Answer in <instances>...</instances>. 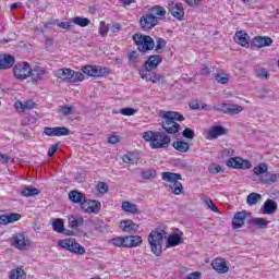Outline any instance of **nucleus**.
Listing matches in <instances>:
<instances>
[{
    "label": "nucleus",
    "instance_id": "f257e3e1",
    "mask_svg": "<svg viewBox=\"0 0 279 279\" xmlns=\"http://www.w3.org/2000/svg\"><path fill=\"white\" fill-rule=\"evenodd\" d=\"M161 128L165 130L166 134H178L182 130V126L175 121H184V116L177 111H162L160 113Z\"/></svg>",
    "mask_w": 279,
    "mask_h": 279
},
{
    "label": "nucleus",
    "instance_id": "f03ea898",
    "mask_svg": "<svg viewBox=\"0 0 279 279\" xmlns=\"http://www.w3.org/2000/svg\"><path fill=\"white\" fill-rule=\"evenodd\" d=\"M143 138L151 149H167L171 145V137L167 133L147 131L143 133Z\"/></svg>",
    "mask_w": 279,
    "mask_h": 279
},
{
    "label": "nucleus",
    "instance_id": "7ed1b4c3",
    "mask_svg": "<svg viewBox=\"0 0 279 279\" xmlns=\"http://www.w3.org/2000/svg\"><path fill=\"white\" fill-rule=\"evenodd\" d=\"M166 234L167 232L162 229H156L149 233L148 243L155 256H160V254H162V241Z\"/></svg>",
    "mask_w": 279,
    "mask_h": 279
},
{
    "label": "nucleus",
    "instance_id": "20e7f679",
    "mask_svg": "<svg viewBox=\"0 0 279 279\" xmlns=\"http://www.w3.org/2000/svg\"><path fill=\"white\" fill-rule=\"evenodd\" d=\"M56 77L58 80H62V82H68L70 84H75L77 82H84L85 76L82 72H76L75 70H71L69 68L59 69L54 72Z\"/></svg>",
    "mask_w": 279,
    "mask_h": 279
},
{
    "label": "nucleus",
    "instance_id": "39448f33",
    "mask_svg": "<svg viewBox=\"0 0 279 279\" xmlns=\"http://www.w3.org/2000/svg\"><path fill=\"white\" fill-rule=\"evenodd\" d=\"M161 179L163 182H169L172 184L170 185V189H172V193L174 195H182L184 192V186L182 185V182L179 181L182 180V174L174 172H162Z\"/></svg>",
    "mask_w": 279,
    "mask_h": 279
},
{
    "label": "nucleus",
    "instance_id": "423d86ee",
    "mask_svg": "<svg viewBox=\"0 0 279 279\" xmlns=\"http://www.w3.org/2000/svg\"><path fill=\"white\" fill-rule=\"evenodd\" d=\"M133 40L136 44L138 51H141L142 53H145L146 51H151L156 47L154 38L148 35L136 33L133 35Z\"/></svg>",
    "mask_w": 279,
    "mask_h": 279
},
{
    "label": "nucleus",
    "instance_id": "0eeeda50",
    "mask_svg": "<svg viewBox=\"0 0 279 279\" xmlns=\"http://www.w3.org/2000/svg\"><path fill=\"white\" fill-rule=\"evenodd\" d=\"M59 247H62V250H66L68 252H71L72 254H77L78 256H83V254H86V250L84 246L80 245L75 239L69 238L64 240H60L58 242Z\"/></svg>",
    "mask_w": 279,
    "mask_h": 279
},
{
    "label": "nucleus",
    "instance_id": "6e6552de",
    "mask_svg": "<svg viewBox=\"0 0 279 279\" xmlns=\"http://www.w3.org/2000/svg\"><path fill=\"white\" fill-rule=\"evenodd\" d=\"M213 110H215L216 112H223V114L234 117V114H241V112H243V107L239 105L222 102L214 106Z\"/></svg>",
    "mask_w": 279,
    "mask_h": 279
},
{
    "label": "nucleus",
    "instance_id": "1a4fd4ad",
    "mask_svg": "<svg viewBox=\"0 0 279 279\" xmlns=\"http://www.w3.org/2000/svg\"><path fill=\"white\" fill-rule=\"evenodd\" d=\"M11 245L16 250H27L32 245V242H29V238L25 233H15L11 238Z\"/></svg>",
    "mask_w": 279,
    "mask_h": 279
},
{
    "label": "nucleus",
    "instance_id": "9d476101",
    "mask_svg": "<svg viewBox=\"0 0 279 279\" xmlns=\"http://www.w3.org/2000/svg\"><path fill=\"white\" fill-rule=\"evenodd\" d=\"M158 19L156 15L150 14L149 12L142 15L140 19V25L144 32H149V29H154L156 25H158Z\"/></svg>",
    "mask_w": 279,
    "mask_h": 279
},
{
    "label": "nucleus",
    "instance_id": "9b49d317",
    "mask_svg": "<svg viewBox=\"0 0 279 279\" xmlns=\"http://www.w3.org/2000/svg\"><path fill=\"white\" fill-rule=\"evenodd\" d=\"M81 71L84 75H88V77H104V75H108V70L99 65H85Z\"/></svg>",
    "mask_w": 279,
    "mask_h": 279
},
{
    "label": "nucleus",
    "instance_id": "f8f14e48",
    "mask_svg": "<svg viewBox=\"0 0 279 279\" xmlns=\"http://www.w3.org/2000/svg\"><path fill=\"white\" fill-rule=\"evenodd\" d=\"M13 73L17 80H27L32 73V68L27 62H24L23 64L19 63L14 66Z\"/></svg>",
    "mask_w": 279,
    "mask_h": 279
},
{
    "label": "nucleus",
    "instance_id": "ddd939ff",
    "mask_svg": "<svg viewBox=\"0 0 279 279\" xmlns=\"http://www.w3.org/2000/svg\"><path fill=\"white\" fill-rule=\"evenodd\" d=\"M168 9L177 21H182L184 19V4L181 2H169Z\"/></svg>",
    "mask_w": 279,
    "mask_h": 279
},
{
    "label": "nucleus",
    "instance_id": "4468645a",
    "mask_svg": "<svg viewBox=\"0 0 279 279\" xmlns=\"http://www.w3.org/2000/svg\"><path fill=\"white\" fill-rule=\"evenodd\" d=\"M44 134H46V136H69V134H71V130L66 126H46L44 129Z\"/></svg>",
    "mask_w": 279,
    "mask_h": 279
},
{
    "label": "nucleus",
    "instance_id": "2eb2a0df",
    "mask_svg": "<svg viewBox=\"0 0 279 279\" xmlns=\"http://www.w3.org/2000/svg\"><path fill=\"white\" fill-rule=\"evenodd\" d=\"M226 134H228V129L221 125L211 126L207 132V141H216V138Z\"/></svg>",
    "mask_w": 279,
    "mask_h": 279
},
{
    "label": "nucleus",
    "instance_id": "dca6fc26",
    "mask_svg": "<svg viewBox=\"0 0 279 279\" xmlns=\"http://www.w3.org/2000/svg\"><path fill=\"white\" fill-rule=\"evenodd\" d=\"M247 215L250 213L243 210V211H238L232 219V228L233 230H239V228H243L245 226V219H247Z\"/></svg>",
    "mask_w": 279,
    "mask_h": 279
},
{
    "label": "nucleus",
    "instance_id": "f3484780",
    "mask_svg": "<svg viewBox=\"0 0 279 279\" xmlns=\"http://www.w3.org/2000/svg\"><path fill=\"white\" fill-rule=\"evenodd\" d=\"M69 199L73 202V204H80L82 208H86V196L82 194V192L77 190L71 191L69 193Z\"/></svg>",
    "mask_w": 279,
    "mask_h": 279
},
{
    "label": "nucleus",
    "instance_id": "a211bd4d",
    "mask_svg": "<svg viewBox=\"0 0 279 279\" xmlns=\"http://www.w3.org/2000/svg\"><path fill=\"white\" fill-rule=\"evenodd\" d=\"M153 69H147L144 66V69L140 70V75L142 80H145L146 82H153V84H156V82H160V77L158 74L151 72Z\"/></svg>",
    "mask_w": 279,
    "mask_h": 279
},
{
    "label": "nucleus",
    "instance_id": "6ab92c4d",
    "mask_svg": "<svg viewBox=\"0 0 279 279\" xmlns=\"http://www.w3.org/2000/svg\"><path fill=\"white\" fill-rule=\"evenodd\" d=\"M213 269L217 271V274H228L230 271V267L226 265V259L216 258L211 262Z\"/></svg>",
    "mask_w": 279,
    "mask_h": 279
},
{
    "label": "nucleus",
    "instance_id": "aec40b11",
    "mask_svg": "<svg viewBox=\"0 0 279 279\" xmlns=\"http://www.w3.org/2000/svg\"><path fill=\"white\" fill-rule=\"evenodd\" d=\"M143 245V238L141 235L124 236V247L132 248Z\"/></svg>",
    "mask_w": 279,
    "mask_h": 279
},
{
    "label": "nucleus",
    "instance_id": "412c9836",
    "mask_svg": "<svg viewBox=\"0 0 279 279\" xmlns=\"http://www.w3.org/2000/svg\"><path fill=\"white\" fill-rule=\"evenodd\" d=\"M45 75H47V71H45L40 66H35L34 69H31L29 77H32V81L34 83L43 82V80H45Z\"/></svg>",
    "mask_w": 279,
    "mask_h": 279
},
{
    "label": "nucleus",
    "instance_id": "4be33fe9",
    "mask_svg": "<svg viewBox=\"0 0 279 279\" xmlns=\"http://www.w3.org/2000/svg\"><path fill=\"white\" fill-rule=\"evenodd\" d=\"M276 210H278V203L271 198H268L262 207L263 215H274Z\"/></svg>",
    "mask_w": 279,
    "mask_h": 279
},
{
    "label": "nucleus",
    "instance_id": "5701e85b",
    "mask_svg": "<svg viewBox=\"0 0 279 279\" xmlns=\"http://www.w3.org/2000/svg\"><path fill=\"white\" fill-rule=\"evenodd\" d=\"M274 43L271 37L267 36H257L253 38V45L254 47H257L258 49H263V47H270V45Z\"/></svg>",
    "mask_w": 279,
    "mask_h": 279
},
{
    "label": "nucleus",
    "instance_id": "b1692460",
    "mask_svg": "<svg viewBox=\"0 0 279 279\" xmlns=\"http://www.w3.org/2000/svg\"><path fill=\"white\" fill-rule=\"evenodd\" d=\"M14 56L12 54H1L0 56V69H12L14 66Z\"/></svg>",
    "mask_w": 279,
    "mask_h": 279
},
{
    "label": "nucleus",
    "instance_id": "393cba45",
    "mask_svg": "<svg viewBox=\"0 0 279 279\" xmlns=\"http://www.w3.org/2000/svg\"><path fill=\"white\" fill-rule=\"evenodd\" d=\"M234 41L241 47H247L250 45V35L247 33L240 31L234 35Z\"/></svg>",
    "mask_w": 279,
    "mask_h": 279
},
{
    "label": "nucleus",
    "instance_id": "a878e982",
    "mask_svg": "<svg viewBox=\"0 0 279 279\" xmlns=\"http://www.w3.org/2000/svg\"><path fill=\"white\" fill-rule=\"evenodd\" d=\"M120 228L123 232H129V233L138 231V225L132 220H122L120 222Z\"/></svg>",
    "mask_w": 279,
    "mask_h": 279
},
{
    "label": "nucleus",
    "instance_id": "bb28decb",
    "mask_svg": "<svg viewBox=\"0 0 279 279\" xmlns=\"http://www.w3.org/2000/svg\"><path fill=\"white\" fill-rule=\"evenodd\" d=\"M84 213H94V215H97L99 210H101V203L98 201H86V206L83 208Z\"/></svg>",
    "mask_w": 279,
    "mask_h": 279
},
{
    "label": "nucleus",
    "instance_id": "cd10ccee",
    "mask_svg": "<svg viewBox=\"0 0 279 279\" xmlns=\"http://www.w3.org/2000/svg\"><path fill=\"white\" fill-rule=\"evenodd\" d=\"M21 219V214H10V215H1L0 216V225L8 226V223H14V221H19Z\"/></svg>",
    "mask_w": 279,
    "mask_h": 279
},
{
    "label": "nucleus",
    "instance_id": "c85d7f7f",
    "mask_svg": "<svg viewBox=\"0 0 279 279\" xmlns=\"http://www.w3.org/2000/svg\"><path fill=\"white\" fill-rule=\"evenodd\" d=\"M278 174L266 171L265 174L259 177V182L262 184H274L278 182Z\"/></svg>",
    "mask_w": 279,
    "mask_h": 279
},
{
    "label": "nucleus",
    "instance_id": "c756f323",
    "mask_svg": "<svg viewBox=\"0 0 279 279\" xmlns=\"http://www.w3.org/2000/svg\"><path fill=\"white\" fill-rule=\"evenodd\" d=\"M69 228L72 230H77V228H82L84 226V218L81 216H70L68 218Z\"/></svg>",
    "mask_w": 279,
    "mask_h": 279
},
{
    "label": "nucleus",
    "instance_id": "7c9ffc66",
    "mask_svg": "<svg viewBox=\"0 0 279 279\" xmlns=\"http://www.w3.org/2000/svg\"><path fill=\"white\" fill-rule=\"evenodd\" d=\"M162 62V59L158 54H153L148 58V60L145 62L144 66L146 69H158V64Z\"/></svg>",
    "mask_w": 279,
    "mask_h": 279
},
{
    "label": "nucleus",
    "instance_id": "2f4dec72",
    "mask_svg": "<svg viewBox=\"0 0 279 279\" xmlns=\"http://www.w3.org/2000/svg\"><path fill=\"white\" fill-rule=\"evenodd\" d=\"M172 147L177 151H180L181 154H186V151H189V149H191V146L189 145V143L184 142V141H175V142H173Z\"/></svg>",
    "mask_w": 279,
    "mask_h": 279
},
{
    "label": "nucleus",
    "instance_id": "473e14b6",
    "mask_svg": "<svg viewBox=\"0 0 279 279\" xmlns=\"http://www.w3.org/2000/svg\"><path fill=\"white\" fill-rule=\"evenodd\" d=\"M149 13L159 20V19H162V16L167 15V10H165L163 7L155 5L149 9Z\"/></svg>",
    "mask_w": 279,
    "mask_h": 279
},
{
    "label": "nucleus",
    "instance_id": "72a5a7b5",
    "mask_svg": "<svg viewBox=\"0 0 279 279\" xmlns=\"http://www.w3.org/2000/svg\"><path fill=\"white\" fill-rule=\"evenodd\" d=\"M250 223L252 226H255V228H258L259 230H265L267 226L269 225L268 220L265 218H253L251 219Z\"/></svg>",
    "mask_w": 279,
    "mask_h": 279
},
{
    "label": "nucleus",
    "instance_id": "f704fd0d",
    "mask_svg": "<svg viewBox=\"0 0 279 279\" xmlns=\"http://www.w3.org/2000/svg\"><path fill=\"white\" fill-rule=\"evenodd\" d=\"M122 209L124 213H131L132 215L138 214V205L130 202L122 203Z\"/></svg>",
    "mask_w": 279,
    "mask_h": 279
},
{
    "label": "nucleus",
    "instance_id": "c9c22d12",
    "mask_svg": "<svg viewBox=\"0 0 279 279\" xmlns=\"http://www.w3.org/2000/svg\"><path fill=\"white\" fill-rule=\"evenodd\" d=\"M262 199H263V195H260V194H258L256 192H253V193L247 195L246 204L248 206H256V203L260 202Z\"/></svg>",
    "mask_w": 279,
    "mask_h": 279
},
{
    "label": "nucleus",
    "instance_id": "e433bc0d",
    "mask_svg": "<svg viewBox=\"0 0 279 279\" xmlns=\"http://www.w3.org/2000/svg\"><path fill=\"white\" fill-rule=\"evenodd\" d=\"M10 279H27V275L25 274V270L22 268H15L10 271L9 275Z\"/></svg>",
    "mask_w": 279,
    "mask_h": 279
},
{
    "label": "nucleus",
    "instance_id": "4c0bfd02",
    "mask_svg": "<svg viewBox=\"0 0 279 279\" xmlns=\"http://www.w3.org/2000/svg\"><path fill=\"white\" fill-rule=\"evenodd\" d=\"M21 195H23V197H34L36 195H40V190L27 186L21 191Z\"/></svg>",
    "mask_w": 279,
    "mask_h": 279
},
{
    "label": "nucleus",
    "instance_id": "58836bf2",
    "mask_svg": "<svg viewBox=\"0 0 279 279\" xmlns=\"http://www.w3.org/2000/svg\"><path fill=\"white\" fill-rule=\"evenodd\" d=\"M72 23H74V25H78V27H88V25H90V20L88 17H73Z\"/></svg>",
    "mask_w": 279,
    "mask_h": 279
},
{
    "label": "nucleus",
    "instance_id": "ea45409f",
    "mask_svg": "<svg viewBox=\"0 0 279 279\" xmlns=\"http://www.w3.org/2000/svg\"><path fill=\"white\" fill-rule=\"evenodd\" d=\"M52 228L54 232H58L59 234H63L64 232V220L57 218L52 222Z\"/></svg>",
    "mask_w": 279,
    "mask_h": 279
},
{
    "label": "nucleus",
    "instance_id": "a19ab883",
    "mask_svg": "<svg viewBox=\"0 0 279 279\" xmlns=\"http://www.w3.org/2000/svg\"><path fill=\"white\" fill-rule=\"evenodd\" d=\"M15 106H20L23 112H27V110H34V108H36V104L34 102V100H27L24 104L16 102Z\"/></svg>",
    "mask_w": 279,
    "mask_h": 279
},
{
    "label": "nucleus",
    "instance_id": "79ce46f5",
    "mask_svg": "<svg viewBox=\"0 0 279 279\" xmlns=\"http://www.w3.org/2000/svg\"><path fill=\"white\" fill-rule=\"evenodd\" d=\"M182 243V236L180 234H173L168 238L169 247H175Z\"/></svg>",
    "mask_w": 279,
    "mask_h": 279
},
{
    "label": "nucleus",
    "instance_id": "37998d69",
    "mask_svg": "<svg viewBox=\"0 0 279 279\" xmlns=\"http://www.w3.org/2000/svg\"><path fill=\"white\" fill-rule=\"evenodd\" d=\"M110 243L114 247H125V236H116L110 240Z\"/></svg>",
    "mask_w": 279,
    "mask_h": 279
},
{
    "label": "nucleus",
    "instance_id": "c03bdc74",
    "mask_svg": "<svg viewBox=\"0 0 279 279\" xmlns=\"http://www.w3.org/2000/svg\"><path fill=\"white\" fill-rule=\"evenodd\" d=\"M255 75L259 77V80H269V72H267L265 68L255 69Z\"/></svg>",
    "mask_w": 279,
    "mask_h": 279
},
{
    "label": "nucleus",
    "instance_id": "a18cd8bd",
    "mask_svg": "<svg viewBox=\"0 0 279 279\" xmlns=\"http://www.w3.org/2000/svg\"><path fill=\"white\" fill-rule=\"evenodd\" d=\"M267 169V163H259L258 166L254 167L253 173H255V175H265Z\"/></svg>",
    "mask_w": 279,
    "mask_h": 279
},
{
    "label": "nucleus",
    "instance_id": "49530a36",
    "mask_svg": "<svg viewBox=\"0 0 279 279\" xmlns=\"http://www.w3.org/2000/svg\"><path fill=\"white\" fill-rule=\"evenodd\" d=\"M239 160H241V157H231L227 160L226 165L231 169H239Z\"/></svg>",
    "mask_w": 279,
    "mask_h": 279
},
{
    "label": "nucleus",
    "instance_id": "de8ad7c7",
    "mask_svg": "<svg viewBox=\"0 0 279 279\" xmlns=\"http://www.w3.org/2000/svg\"><path fill=\"white\" fill-rule=\"evenodd\" d=\"M123 162L130 163V165H134L137 160L136 155H134V153H128L126 155H124L122 157Z\"/></svg>",
    "mask_w": 279,
    "mask_h": 279
},
{
    "label": "nucleus",
    "instance_id": "09e8293b",
    "mask_svg": "<svg viewBox=\"0 0 279 279\" xmlns=\"http://www.w3.org/2000/svg\"><path fill=\"white\" fill-rule=\"evenodd\" d=\"M142 178H144V180H154V178H156V170L147 169L142 171Z\"/></svg>",
    "mask_w": 279,
    "mask_h": 279
},
{
    "label": "nucleus",
    "instance_id": "8fccbe9b",
    "mask_svg": "<svg viewBox=\"0 0 279 279\" xmlns=\"http://www.w3.org/2000/svg\"><path fill=\"white\" fill-rule=\"evenodd\" d=\"M136 112V109L130 107L120 109V114H123V117H134Z\"/></svg>",
    "mask_w": 279,
    "mask_h": 279
},
{
    "label": "nucleus",
    "instance_id": "3c124183",
    "mask_svg": "<svg viewBox=\"0 0 279 279\" xmlns=\"http://www.w3.org/2000/svg\"><path fill=\"white\" fill-rule=\"evenodd\" d=\"M238 169H242V170L252 169V162H250V160H245L240 157Z\"/></svg>",
    "mask_w": 279,
    "mask_h": 279
},
{
    "label": "nucleus",
    "instance_id": "603ef678",
    "mask_svg": "<svg viewBox=\"0 0 279 279\" xmlns=\"http://www.w3.org/2000/svg\"><path fill=\"white\" fill-rule=\"evenodd\" d=\"M59 112H61V114L64 117H69V114H73V106H60Z\"/></svg>",
    "mask_w": 279,
    "mask_h": 279
},
{
    "label": "nucleus",
    "instance_id": "864d4df0",
    "mask_svg": "<svg viewBox=\"0 0 279 279\" xmlns=\"http://www.w3.org/2000/svg\"><path fill=\"white\" fill-rule=\"evenodd\" d=\"M209 173L216 174V173H223V169L221 166L214 163L208 168Z\"/></svg>",
    "mask_w": 279,
    "mask_h": 279
},
{
    "label": "nucleus",
    "instance_id": "5fc2aeb1",
    "mask_svg": "<svg viewBox=\"0 0 279 279\" xmlns=\"http://www.w3.org/2000/svg\"><path fill=\"white\" fill-rule=\"evenodd\" d=\"M183 137L190 138V140L195 138V131H193V129H191V128H185L183 130Z\"/></svg>",
    "mask_w": 279,
    "mask_h": 279
},
{
    "label": "nucleus",
    "instance_id": "6e6d98bb",
    "mask_svg": "<svg viewBox=\"0 0 279 279\" xmlns=\"http://www.w3.org/2000/svg\"><path fill=\"white\" fill-rule=\"evenodd\" d=\"M165 47H167V41L163 38H158L156 41L155 50L160 51V49H165Z\"/></svg>",
    "mask_w": 279,
    "mask_h": 279
},
{
    "label": "nucleus",
    "instance_id": "4d7b16f0",
    "mask_svg": "<svg viewBox=\"0 0 279 279\" xmlns=\"http://www.w3.org/2000/svg\"><path fill=\"white\" fill-rule=\"evenodd\" d=\"M205 203L207 204L208 208H210V210H213V213H219V208H217V206L215 205L213 199L205 197Z\"/></svg>",
    "mask_w": 279,
    "mask_h": 279
},
{
    "label": "nucleus",
    "instance_id": "13d9d810",
    "mask_svg": "<svg viewBox=\"0 0 279 279\" xmlns=\"http://www.w3.org/2000/svg\"><path fill=\"white\" fill-rule=\"evenodd\" d=\"M129 61L133 64H136V62H138V52L136 50H133L129 53Z\"/></svg>",
    "mask_w": 279,
    "mask_h": 279
},
{
    "label": "nucleus",
    "instance_id": "bf43d9fd",
    "mask_svg": "<svg viewBox=\"0 0 279 279\" xmlns=\"http://www.w3.org/2000/svg\"><path fill=\"white\" fill-rule=\"evenodd\" d=\"M99 34L100 36H106L108 34V26L106 25V22H100Z\"/></svg>",
    "mask_w": 279,
    "mask_h": 279
},
{
    "label": "nucleus",
    "instance_id": "052dcab7",
    "mask_svg": "<svg viewBox=\"0 0 279 279\" xmlns=\"http://www.w3.org/2000/svg\"><path fill=\"white\" fill-rule=\"evenodd\" d=\"M216 81H218L220 84H228V82H230V78L228 76L217 74L216 75Z\"/></svg>",
    "mask_w": 279,
    "mask_h": 279
},
{
    "label": "nucleus",
    "instance_id": "680f3d73",
    "mask_svg": "<svg viewBox=\"0 0 279 279\" xmlns=\"http://www.w3.org/2000/svg\"><path fill=\"white\" fill-rule=\"evenodd\" d=\"M98 191L99 193H108V184L106 182L98 183Z\"/></svg>",
    "mask_w": 279,
    "mask_h": 279
},
{
    "label": "nucleus",
    "instance_id": "e2e57ef3",
    "mask_svg": "<svg viewBox=\"0 0 279 279\" xmlns=\"http://www.w3.org/2000/svg\"><path fill=\"white\" fill-rule=\"evenodd\" d=\"M202 278V272L199 271H194L192 274H189L185 278L183 279H201Z\"/></svg>",
    "mask_w": 279,
    "mask_h": 279
},
{
    "label": "nucleus",
    "instance_id": "0e129e2a",
    "mask_svg": "<svg viewBox=\"0 0 279 279\" xmlns=\"http://www.w3.org/2000/svg\"><path fill=\"white\" fill-rule=\"evenodd\" d=\"M262 97H274V92L271 89L264 88L260 90Z\"/></svg>",
    "mask_w": 279,
    "mask_h": 279
},
{
    "label": "nucleus",
    "instance_id": "69168bd1",
    "mask_svg": "<svg viewBox=\"0 0 279 279\" xmlns=\"http://www.w3.org/2000/svg\"><path fill=\"white\" fill-rule=\"evenodd\" d=\"M56 151H58V144L50 146L48 149V157L51 158Z\"/></svg>",
    "mask_w": 279,
    "mask_h": 279
},
{
    "label": "nucleus",
    "instance_id": "338daca9",
    "mask_svg": "<svg viewBox=\"0 0 279 279\" xmlns=\"http://www.w3.org/2000/svg\"><path fill=\"white\" fill-rule=\"evenodd\" d=\"M58 27H61V29H71L73 25L69 22H61L58 24Z\"/></svg>",
    "mask_w": 279,
    "mask_h": 279
},
{
    "label": "nucleus",
    "instance_id": "774afa93",
    "mask_svg": "<svg viewBox=\"0 0 279 279\" xmlns=\"http://www.w3.org/2000/svg\"><path fill=\"white\" fill-rule=\"evenodd\" d=\"M0 161L2 165H8L10 162V156L7 154H0Z\"/></svg>",
    "mask_w": 279,
    "mask_h": 279
}]
</instances>
